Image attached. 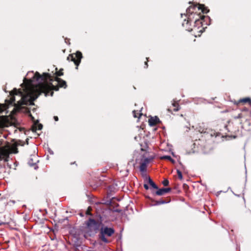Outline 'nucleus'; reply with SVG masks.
I'll return each mask as SVG.
<instances>
[{"label": "nucleus", "mask_w": 251, "mask_h": 251, "mask_svg": "<svg viewBox=\"0 0 251 251\" xmlns=\"http://www.w3.org/2000/svg\"><path fill=\"white\" fill-rule=\"evenodd\" d=\"M149 183L153 188H154L155 189H158V188L157 186L155 184V183L150 177L149 178Z\"/></svg>", "instance_id": "14"}, {"label": "nucleus", "mask_w": 251, "mask_h": 251, "mask_svg": "<svg viewBox=\"0 0 251 251\" xmlns=\"http://www.w3.org/2000/svg\"><path fill=\"white\" fill-rule=\"evenodd\" d=\"M53 118L55 121H57L58 120V118L57 116H54Z\"/></svg>", "instance_id": "23"}, {"label": "nucleus", "mask_w": 251, "mask_h": 251, "mask_svg": "<svg viewBox=\"0 0 251 251\" xmlns=\"http://www.w3.org/2000/svg\"><path fill=\"white\" fill-rule=\"evenodd\" d=\"M82 58V53L80 51H77L75 54H70L67 59L68 60H71L74 62L75 65L78 66L80 62L81 58Z\"/></svg>", "instance_id": "8"}, {"label": "nucleus", "mask_w": 251, "mask_h": 251, "mask_svg": "<svg viewBox=\"0 0 251 251\" xmlns=\"http://www.w3.org/2000/svg\"><path fill=\"white\" fill-rule=\"evenodd\" d=\"M169 183V182L167 179H164L162 182V184L165 186H168Z\"/></svg>", "instance_id": "20"}, {"label": "nucleus", "mask_w": 251, "mask_h": 251, "mask_svg": "<svg viewBox=\"0 0 251 251\" xmlns=\"http://www.w3.org/2000/svg\"><path fill=\"white\" fill-rule=\"evenodd\" d=\"M144 188H145V189H146V190L149 189V186H148V184H145L144 185Z\"/></svg>", "instance_id": "22"}, {"label": "nucleus", "mask_w": 251, "mask_h": 251, "mask_svg": "<svg viewBox=\"0 0 251 251\" xmlns=\"http://www.w3.org/2000/svg\"><path fill=\"white\" fill-rule=\"evenodd\" d=\"M241 102H248L251 105V100L249 98H246L243 99H241L239 100Z\"/></svg>", "instance_id": "15"}, {"label": "nucleus", "mask_w": 251, "mask_h": 251, "mask_svg": "<svg viewBox=\"0 0 251 251\" xmlns=\"http://www.w3.org/2000/svg\"><path fill=\"white\" fill-rule=\"evenodd\" d=\"M201 10L203 13H207L209 12V10L205 7L204 5L199 4L197 5H191L186 9V17L187 20L185 19L184 22L182 23V26L184 27L186 29L189 31L196 30V26L194 25V28H192L191 23L194 22V24L201 25V22L200 19L201 18V16L199 14H197L198 11Z\"/></svg>", "instance_id": "2"}, {"label": "nucleus", "mask_w": 251, "mask_h": 251, "mask_svg": "<svg viewBox=\"0 0 251 251\" xmlns=\"http://www.w3.org/2000/svg\"><path fill=\"white\" fill-rule=\"evenodd\" d=\"M159 122V119L157 117H151L149 120V123L150 125L151 126H155Z\"/></svg>", "instance_id": "9"}, {"label": "nucleus", "mask_w": 251, "mask_h": 251, "mask_svg": "<svg viewBox=\"0 0 251 251\" xmlns=\"http://www.w3.org/2000/svg\"><path fill=\"white\" fill-rule=\"evenodd\" d=\"M51 78L52 79V81L47 80L45 81V83H47L48 85L51 86H50V90L47 92H42V93H45L46 96L50 95V96H52L53 93L52 90L58 91L59 87H63L66 88L67 87L66 82L63 79L58 78L57 76L52 77L51 76Z\"/></svg>", "instance_id": "3"}, {"label": "nucleus", "mask_w": 251, "mask_h": 251, "mask_svg": "<svg viewBox=\"0 0 251 251\" xmlns=\"http://www.w3.org/2000/svg\"><path fill=\"white\" fill-rule=\"evenodd\" d=\"M115 232V230L113 228L108 227L107 226L102 227L100 229V238L104 243H107L109 242L108 239L105 237V236L110 237Z\"/></svg>", "instance_id": "6"}, {"label": "nucleus", "mask_w": 251, "mask_h": 251, "mask_svg": "<svg viewBox=\"0 0 251 251\" xmlns=\"http://www.w3.org/2000/svg\"><path fill=\"white\" fill-rule=\"evenodd\" d=\"M43 127V126L42 124H35L32 128H33V130H41Z\"/></svg>", "instance_id": "10"}, {"label": "nucleus", "mask_w": 251, "mask_h": 251, "mask_svg": "<svg viewBox=\"0 0 251 251\" xmlns=\"http://www.w3.org/2000/svg\"><path fill=\"white\" fill-rule=\"evenodd\" d=\"M165 203H166V202L164 200L156 201H155V203L154 205H160V204H164Z\"/></svg>", "instance_id": "17"}, {"label": "nucleus", "mask_w": 251, "mask_h": 251, "mask_svg": "<svg viewBox=\"0 0 251 251\" xmlns=\"http://www.w3.org/2000/svg\"><path fill=\"white\" fill-rule=\"evenodd\" d=\"M17 146V144L7 143L5 145L0 147V162L8 161L10 154L18 153Z\"/></svg>", "instance_id": "4"}, {"label": "nucleus", "mask_w": 251, "mask_h": 251, "mask_svg": "<svg viewBox=\"0 0 251 251\" xmlns=\"http://www.w3.org/2000/svg\"><path fill=\"white\" fill-rule=\"evenodd\" d=\"M155 194L156 195H158V196H162V195H164L165 194H166V193H165L164 188H163L158 189L157 191H156V192H155Z\"/></svg>", "instance_id": "12"}, {"label": "nucleus", "mask_w": 251, "mask_h": 251, "mask_svg": "<svg viewBox=\"0 0 251 251\" xmlns=\"http://www.w3.org/2000/svg\"><path fill=\"white\" fill-rule=\"evenodd\" d=\"M161 159H166L169 160L170 161L172 162L173 163H175V160L172 158V157L170 156L169 155H164L162 156L160 158Z\"/></svg>", "instance_id": "11"}, {"label": "nucleus", "mask_w": 251, "mask_h": 251, "mask_svg": "<svg viewBox=\"0 0 251 251\" xmlns=\"http://www.w3.org/2000/svg\"><path fill=\"white\" fill-rule=\"evenodd\" d=\"M55 74L56 76H61L63 75L62 70H60L59 72H56Z\"/></svg>", "instance_id": "19"}, {"label": "nucleus", "mask_w": 251, "mask_h": 251, "mask_svg": "<svg viewBox=\"0 0 251 251\" xmlns=\"http://www.w3.org/2000/svg\"><path fill=\"white\" fill-rule=\"evenodd\" d=\"M145 65L146 66L145 67L147 68L148 67V66L147 62H145Z\"/></svg>", "instance_id": "24"}, {"label": "nucleus", "mask_w": 251, "mask_h": 251, "mask_svg": "<svg viewBox=\"0 0 251 251\" xmlns=\"http://www.w3.org/2000/svg\"><path fill=\"white\" fill-rule=\"evenodd\" d=\"M164 189L166 193H167L171 191V189L170 188H164Z\"/></svg>", "instance_id": "21"}, {"label": "nucleus", "mask_w": 251, "mask_h": 251, "mask_svg": "<svg viewBox=\"0 0 251 251\" xmlns=\"http://www.w3.org/2000/svg\"><path fill=\"white\" fill-rule=\"evenodd\" d=\"M101 223L95 220L89 218L85 222V229L86 232L90 235H93L97 233L99 231Z\"/></svg>", "instance_id": "5"}, {"label": "nucleus", "mask_w": 251, "mask_h": 251, "mask_svg": "<svg viewBox=\"0 0 251 251\" xmlns=\"http://www.w3.org/2000/svg\"><path fill=\"white\" fill-rule=\"evenodd\" d=\"M154 158V156H150L142 159L139 167L140 171L143 173L146 172L148 165L153 160Z\"/></svg>", "instance_id": "7"}, {"label": "nucleus", "mask_w": 251, "mask_h": 251, "mask_svg": "<svg viewBox=\"0 0 251 251\" xmlns=\"http://www.w3.org/2000/svg\"><path fill=\"white\" fill-rule=\"evenodd\" d=\"M172 105L175 107L174 109V111H177L179 109V106L177 101H174V102L172 103Z\"/></svg>", "instance_id": "13"}, {"label": "nucleus", "mask_w": 251, "mask_h": 251, "mask_svg": "<svg viewBox=\"0 0 251 251\" xmlns=\"http://www.w3.org/2000/svg\"><path fill=\"white\" fill-rule=\"evenodd\" d=\"M177 174L179 179L182 180L183 178V176L181 171L179 170H177Z\"/></svg>", "instance_id": "18"}, {"label": "nucleus", "mask_w": 251, "mask_h": 251, "mask_svg": "<svg viewBox=\"0 0 251 251\" xmlns=\"http://www.w3.org/2000/svg\"><path fill=\"white\" fill-rule=\"evenodd\" d=\"M21 84L23 92L15 89L10 93V97L6 99L5 104H0V115L8 113L9 105L14 106V110L20 111L24 108V105H34L33 101L42 93L50 89V85L45 83L46 80L52 81L51 75L44 73L42 75L38 72H29Z\"/></svg>", "instance_id": "1"}, {"label": "nucleus", "mask_w": 251, "mask_h": 251, "mask_svg": "<svg viewBox=\"0 0 251 251\" xmlns=\"http://www.w3.org/2000/svg\"><path fill=\"white\" fill-rule=\"evenodd\" d=\"M200 32H202V29H201V30H200Z\"/></svg>", "instance_id": "25"}, {"label": "nucleus", "mask_w": 251, "mask_h": 251, "mask_svg": "<svg viewBox=\"0 0 251 251\" xmlns=\"http://www.w3.org/2000/svg\"><path fill=\"white\" fill-rule=\"evenodd\" d=\"M132 113H133V116L135 118L138 117V115L139 116H141L142 115V113H141L140 112H138L137 111H136V110H133Z\"/></svg>", "instance_id": "16"}, {"label": "nucleus", "mask_w": 251, "mask_h": 251, "mask_svg": "<svg viewBox=\"0 0 251 251\" xmlns=\"http://www.w3.org/2000/svg\"><path fill=\"white\" fill-rule=\"evenodd\" d=\"M0 225H1V224H0Z\"/></svg>", "instance_id": "26"}]
</instances>
